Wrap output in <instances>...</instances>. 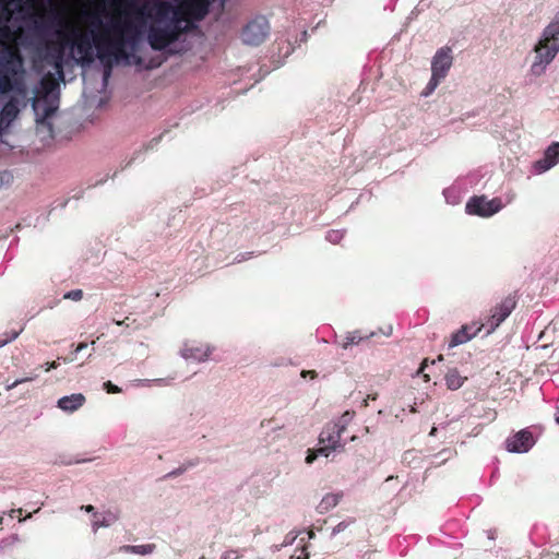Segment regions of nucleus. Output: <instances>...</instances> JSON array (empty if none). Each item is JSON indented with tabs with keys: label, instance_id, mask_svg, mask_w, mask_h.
Here are the masks:
<instances>
[{
	"label": "nucleus",
	"instance_id": "f257e3e1",
	"mask_svg": "<svg viewBox=\"0 0 559 559\" xmlns=\"http://www.w3.org/2000/svg\"><path fill=\"white\" fill-rule=\"evenodd\" d=\"M133 2L126 0V8L120 15L128 16L133 11ZM106 14L104 4H98L94 11H84L83 17L88 24L87 31L72 27L69 33L61 29L56 32L58 41L49 43L43 57L44 62L51 67L53 78L40 80V91L32 99L37 132L52 138L53 128L50 118L59 108V82L64 81L66 50L70 57L82 67L91 66L95 57L104 66L103 81L107 84L114 64L120 61L126 64H142V59L135 51L141 41V32L132 21L124 17L111 16L103 21Z\"/></svg>",
	"mask_w": 559,
	"mask_h": 559
},
{
	"label": "nucleus",
	"instance_id": "f03ea898",
	"mask_svg": "<svg viewBox=\"0 0 559 559\" xmlns=\"http://www.w3.org/2000/svg\"><path fill=\"white\" fill-rule=\"evenodd\" d=\"M152 0L134 12L150 21L147 41L152 49L163 50L189 29L190 19L202 20L209 12V0Z\"/></svg>",
	"mask_w": 559,
	"mask_h": 559
},
{
	"label": "nucleus",
	"instance_id": "7ed1b4c3",
	"mask_svg": "<svg viewBox=\"0 0 559 559\" xmlns=\"http://www.w3.org/2000/svg\"><path fill=\"white\" fill-rule=\"evenodd\" d=\"M8 22L0 21V95L15 91L25 98L28 90L24 80V61L17 48L10 45L13 39Z\"/></svg>",
	"mask_w": 559,
	"mask_h": 559
},
{
	"label": "nucleus",
	"instance_id": "20e7f679",
	"mask_svg": "<svg viewBox=\"0 0 559 559\" xmlns=\"http://www.w3.org/2000/svg\"><path fill=\"white\" fill-rule=\"evenodd\" d=\"M535 52L536 56L531 71L535 75H540L559 52V37H546L545 32H543L539 43L535 48Z\"/></svg>",
	"mask_w": 559,
	"mask_h": 559
},
{
	"label": "nucleus",
	"instance_id": "39448f33",
	"mask_svg": "<svg viewBox=\"0 0 559 559\" xmlns=\"http://www.w3.org/2000/svg\"><path fill=\"white\" fill-rule=\"evenodd\" d=\"M352 416L346 412L337 421L328 424L321 431L319 437L320 444H328L329 448L334 450L343 449L342 435L346 430Z\"/></svg>",
	"mask_w": 559,
	"mask_h": 559
},
{
	"label": "nucleus",
	"instance_id": "423d86ee",
	"mask_svg": "<svg viewBox=\"0 0 559 559\" xmlns=\"http://www.w3.org/2000/svg\"><path fill=\"white\" fill-rule=\"evenodd\" d=\"M270 34V23L264 16H257L243 28L241 38L246 45L259 46Z\"/></svg>",
	"mask_w": 559,
	"mask_h": 559
},
{
	"label": "nucleus",
	"instance_id": "0eeeda50",
	"mask_svg": "<svg viewBox=\"0 0 559 559\" xmlns=\"http://www.w3.org/2000/svg\"><path fill=\"white\" fill-rule=\"evenodd\" d=\"M503 209L502 201L499 198L487 199L485 195L473 197L465 205V211L469 215L480 217H490Z\"/></svg>",
	"mask_w": 559,
	"mask_h": 559
},
{
	"label": "nucleus",
	"instance_id": "6e6552de",
	"mask_svg": "<svg viewBox=\"0 0 559 559\" xmlns=\"http://www.w3.org/2000/svg\"><path fill=\"white\" fill-rule=\"evenodd\" d=\"M453 56L449 47L438 49L431 60V76L443 81L452 67Z\"/></svg>",
	"mask_w": 559,
	"mask_h": 559
},
{
	"label": "nucleus",
	"instance_id": "1a4fd4ad",
	"mask_svg": "<svg viewBox=\"0 0 559 559\" xmlns=\"http://www.w3.org/2000/svg\"><path fill=\"white\" fill-rule=\"evenodd\" d=\"M515 308V300L512 297L504 298L492 310L488 321L484 324L488 326L486 335L491 334L511 314Z\"/></svg>",
	"mask_w": 559,
	"mask_h": 559
},
{
	"label": "nucleus",
	"instance_id": "9d476101",
	"mask_svg": "<svg viewBox=\"0 0 559 559\" xmlns=\"http://www.w3.org/2000/svg\"><path fill=\"white\" fill-rule=\"evenodd\" d=\"M20 102L11 97L0 109V145L4 143L3 136L9 132L13 121L20 114Z\"/></svg>",
	"mask_w": 559,
	"mask_h": 559
},
{
	"label": "nucleus",
	"instance_id": "9b49d317",
	"mask_svg": "<svg viewBox=\"0 0 559 559\" xmlns=\"http://www.w3.org/2000/svg\"><path fill=\"white\" fill-rule=\"evenodd\" d=\"M534 445L532 433L523 429L506 440V448L512 453H525Z\"/></svg>",
	"mask_w": 559,
	"mask_h": 559
},
{
	"label": "nucleus",
	"instance_id": "f8f14e48",
	"mask_svg": "<svg viewBox=\"0 0 559 559\" xmlns=\"http://www.w3.org/2000/svg\"><path fill=\"white\" fill-rule=\"evenodd\" d=\"M559 163V142L551 143L546 151L544 156L536 160L533 168L536 174H544L555 167Z\"/></svg>",
	"mask_w": 559,
	"mask_h": 559
},
{
	"label": "nucleus",
	"instance_id": "ddd939ff",
	"mask_svg": "<svg viewBox=\"0 0 559 559\" xmlns=\"http://www.w3.org/2000/svg\"><path fill=\"white\" fill-rule=\"evenodd\" d=\"M210 354V346L198 344L195 342H186L180 350V355L183 359L193 362L205 361L209 358Z\"/></svg>",
	"mask_w": 559,
	"mask_h": 559
},
{
	"label": "nucleus",
	"instance_id": "4468645a",
	"mask_svg": "<svg viewBox=\"0 0 559 559\" xmlns=\"http://www.w3.org/2000/svg\"><path fill=\"white\" fill-rule=\"evenodd\" d=\"M484 328V324H478L473 322L472 324L463 325L459 331L452 334L449 347H456L459 345L465 344L475 337Z\"/></svg>",
	"mask_w": 559,
	"mask_h": 559
},
{
	"label": "nucleus",
	"instance_id": "2eb2a0df",
	"mask_svg": "<svg viewBox=\"0 0 559 559\" xmlns=\"http://www.w3.org/2000/svg\"><path fill=\"white\" fill-rule=\"evenodd\" d=\"M84 403L85 396L82 393H73L60 397L57 402V406L66 413H73L81 408Z\"/></svg>",
	"mask_w": 559,
	"mask_h": 559
},
{
	"label": "nucleus",
	"instance_id": "dca6fc26",
	"mask_svg": "<svg viewBox=\"0 0 559 559\" xmlns=\"http://www.w3.org/2000/svg\"><path fill=\"white\" fill-rule=\"evenodd\" d=\"M343 492H328L325 493L319 504L317 506V511L320 514H325L332 509H334L342 500Z\"/></svg>",
	"mask_w": 559,
	"mask_h": 559
},
{
	"label": "nucleus",
	"instance_id": "f3484780",
	"mask_svg": "<svg viewBox=\"0 0 559 559\" xmlns=\"http://www.w3.org/2000/svg\"><path fill=\"white\" fill-rule=\"evenodd\" d=\"M119 516L117 513L107 511L103 514L94 513L92 521V528L97 532L102 527H109L118 521Z\"/></svg>",
	"mask_w": 559,
	"mask_h": 559
},
{
	"label": "nucleus",
	"instance_id": "a211bd4d",
	"mask_svg": "<svg viewBox=\"0 0 559 559\" xmlns=\"http://www.w3.org/2000/svg\"><path fill=\"white\" fill-rule=\"evenodd\" d=\"M156 546L154 544H144V545H123L118 548L119 552L126 554H134L146 556L154 552Z\"/></svg>",
	"mask_w": 559,
	"mask_h": 559
},
{
	"label": "nucleus",
	"instance_id": "6ab92c4d",
	"mask_svg": "<svg viewBox=\"0 0 559 559\" xmlns=\"http://www.w3.org/2000/svg\"><path fill=\"white\" fill-rule=\"evenodd\" d=\"M465 378H463L456 369H451L445 374L447 386L450 390H457L464 384Z\"/></svg>",
	"mask_w": 559,
	"mask_h": 559
},
{
	"label": "nucleus",
	"instance_id": "aec40b11",
	"mask_svg": "<svg viewBox=\"0 0 559 559\" xmlns=\"http://www.w3.org/2000/svg\"><path fill=\"white\" fill-rule=\"evenodd\" d=\"M546 37H559V11L556 13L554 20L544 28Z\"/></svg>",
	"mask_w": 559,
	"mask_h": 559
},
{
	"label": "nucleus",
	"instance_id": "412c9836",
	"mask_svg": "<svg viewBox=\"0 0 559 559\" xmlns=\"http://www.w3.org/2000/svg\"><path fill=\"white\" fill-rule=\"evenodd\" d=\"M362 338L364 337L359 334L358 331L348 332L345 336L342 347L346 349L352 345L358 344Z\"/></svg>",
	"mask_w": 559,
	"mask_h": 559
},
{
	"label": "nucleus",
	"instance_id": "4be33fe9",
	"mask_svg": "<svg viewBox=\"0 0 559 559\" xmlns=\"http://www.w3.org/2000/svg\"><path fill=\"white\" fill-rule=\"evenodd\" d=\"M440 83H441V81H439L438 79L431 76L429 82H428V84H427V86L421 92V96L428 97L429 95H431Z\"/></svg>",
	"mask_w": 559,
	"mask_h": 559
},
{
	"label": "nucleus",
	"instance_id": "5701e85b",
	"mask_svg": "<svg viewBox=\"0 0 559 559\" xmlns=\"http://www.w3.org/2000/svg\"><path fill=\"white\" fill-rule=\"evenodd\" d=\"M440 83H441V81H439L438 79L431 76L429 82H428V84H427V86L421 92V96L428 97L429 95H431Z\"/></svg>",
	"mask_w": 559,
	"mask_h": 559
},
{
	"label": "nucleus",
	"instance_id": "b1692460",
	"mask_svg": "<svg viewBox=\"0 0 559 559\" xmlns=\"http://www.w3.org/2000/svg\"><path fill=\"white\" fill-rule=\"evenodd\" d=\"M20 333H21V331H11V332L3 333V335L0 336V348L3 347L4 345L9 344L10 342L14 341L15 338H17Z\"/></svg>",
	"mask_w": 559,
	"mask_h": 559
},
{
	"label": "nucleus",
	"instance_id": "393cba45",
	"mask_svg": "<svg viewBox=\"0 0 559 559\" xmlns=\"http://www.w3.org/2000/svg\"><path fill=\"white\" fill-rule=\"evenodd\" d=\"M242 557L241 549H227L222 552L219 559H240Z\"/></svg>",
	"mask_w": 559,
	"mask_h": 559
},
{
	"label": "nucleus",
	"instance_id": "a878e982",
	"mask_svg": "<svg viewBox=\"0 0 559 559\" xmlns=\"http://www.w3.org/2000/svg\"><path fill=\"white\" fill-rule=\"evenodd\" d=\"M325 238L332 243H338L343 238V233L341 230H329Z\"/></svg>",
	"mask_w": 559,
	"mask_h": 559
},
{
	"label": "nucleus",
	"instance_id": "bb28decb",
	"mask_svg": "<svg viewBox=\"0 0 559 559\" xmlns=\"http://www.w3.org/2000/svg\"><path fill=\"white\" fill-rule=\"evenodd\" d=\"M83 298L82 289H73L63 295V299H70L73 301H80Z\"/></svg>",
	"mask_w": 559,
	"mask_h": 559
},
{
	"label": "nucleus",
	"instance_id": "cd10ccee",
	"mask_svg": "<svg viewBox=\"0 0 559 559\" xmlns=\"http://www.w3.org/2000/svg\"><path fill=\"white\" fill-rule=\"evenodd\" d=\"M29 20L33 22L34 27L36 29H43L44 23H43V16L36 12H33L29 14Z\"/></svg>",
	"mask_w": 559,
	"mask_h": 559
},
{
	"label": "nucleus",
	"instance_id": "c85d7f7f",
	"mask_svg": "<svg viewBox=\"0 0 559 559\" xmlns=\"http://www.w3.org/2000/svg\"><path fill=\"white\" fill-rule=\"evenodd\" d=\"M335 451L334 449L332 448H329L328 444H321V447L319 449L316 450L317 452V455H322V456H325V457H329L330 454Z\"/></svg>",
	"mask_w": 559,
	"mask_h": 559
},
{
	"label": "nucleus",
	"instance_id": "c756f323",
	"mask_svg": "<svg viewBox=\"0 0 559 559\" xmlns=\"http://www.w3.org/2000/svg\"><path fill=\"white\" fill-rule=\"evenodd\" d=\"M349 524L350 523L346 522V521L340 522L336 526L333 527L331 535L335 536V535L344 532L349 526Z\"/></svg>",
	"mask_w": 559,
	"mask_h": 559
},
{
	"label": "nucleus",
	"instance_id": "7c9ffc66",
	"mask_svg": "<svg viewBox=\"0 0 559 559\" xmlns=\"http://www.w3.org/2000/svg\"><path fill=\"white\" fill-rule=\"evenodd\" d=\"M105 389L108 393H120L121 389L115 384H112L110 381H107L104 383Z\"/></svg>",
	"mask_w": 559,
	"mask_h": 559
},
{
	"label": "nucleus",
	"instance_id": "2f4dec72",
	"mask_svg": "<svg viewBox=\"0 0 559 559\" xmlns=\"http://www.w3.org/2000/svg\"><path fill=\"white\" fill-rule=\"evenodd\" d=\"M296 538H297L296 534L289 533L288 535L285 536V539H284L283 544L281 545V547L292 545Z\"/></svg>",
	"mask_w": 559,
	"mask_h": 559
},
{
	"label": "nucleus",
	"instance_id": "473e14b6",
	"mask_svg": "<svg viewBox=\"0 0 559 559\" xmlns=\"http://www.w3.org/2000/svg\"><path fill=\"white\" fill-rule=\"evenodd\" d=\"M317 457H318V455H317L316 451L308 450V454H307L305 461H306L307 464L310 465V464H312L316 461Z\"/></svg>",
	"mask_w": 559,
	"mask_h": 559
},
{
	"label": "nucleus",
	"instance_id": "72a5a7b5",
	"mask_svg": "<svg viewBox=\"0 0 559 559\" xmlns=\"http://www.w3.org/2000/svg\"><path fill=\"white\" fill-rule=\"evenodd\" d=\"M27 380H28V379H16L14 382H12V383H8V384H7V386H5V389H7L8 391H10V390H12V389L16 388L17 385H20V384H22V383L27 382Z\"/></svg>",
	"mask_w": 559,
	"mask_h": 559
},
{
	"label": "nucleus",
	"instance_id": "f704fd0d",
	"mask_svg": "<svg viewBox=\"0 0 559 559\" xmlns=\"http://www.w3.org/2000/svg\"><path fill=\"white\" fill-rule=\"evenodd\" d=\"M81 509L88 513H93V514L96 513L95 508L92 504L82 506Z\"/></svg>",
	"mask_w": 559,
	"mask_h": 559
},
{
	"label": "nucleus",
	"instance_id": "c9c22d12",
	"mask_svg": "<svg viewBox=\"0 0 559 559\" xmlns=\"http://www.w3.org/2000/svg\"><path fill=\"white\" fill-rule=\"evenodd\" d=\"M57 367H58V365H57V362H56V361L47 362V364L45 365V370H46V371H49V370L55 369V368H57Z\"/></svg>",
	"mask_w": 559,
	"mask_h": 559
},
{
	"label": "nucleus",
	"instance_id": "e433bc0d",
	"mask_svg": "<svg viewBox=\"0 0 559 559\" xmlns=\"http://www.w3.org/2000/svg\"><path fill=\"white\" fill-rule=\"evenodd\" d=\"M87 346H88V345H87V343H80V344L76 346V348H75V350H74V352H75V353H80V352L84 350L85 348H87Z\"/></svg>",
	"mask_w": 559,
	"mask_h": 559
},
{
	"label": "nucleus",
	"instance_id": "4c0bfd02",
	"mask_svg": "<svg viewBox=\"0 0 559 559\" xmlns=\"http://www.w3.org/2000/svg\"><path fill=\"white\" fill-rule=\"evenodd\" d=\"M296 559H309V554L306 552L305 548H302L301 554L299 556H297Z\"/></svg>",
	"mask_w": 559,
	"mask_h": 559
},
{
	"label": "nucleus",
	"instance_id": "58836bf2",
	"mask_svg": "<svg viewBox=\"0 0 559 559\" xmlns=\"http://www.w3.org/2000/svg\"><path fill=\"white\" fill-rule=\"evenodd\" d=\"M38 374L37 373H34V374H29L28 377H25L24 379H28L27 382H31V381H34L35 379H37Z\"/></svg>",
	"mask_w": 559,
	"mask_h": 559
},
{
	"label": "nucleus",
	"instance_id": "ea45409f",
	"mask_svg": "<svg viewBox=\"0 0 559 559\" xmlns=\"http://www.w3.org/2000/svg\"><path fill=\"white\" fill-rule=\"evenodd\" d=\"M26 3L29 5V8H34L36 0H26Z\"/></svg>",
	"mask_w": 559,
	"mask_h": 559
},
{
	"label": "nucleus",
	"instance_id": "a19ab883",
	"mask_svg": "<svg viewBox=\"0 0 559 559\" xmlns=\"http://www.w3.org/2000/svg\"><path fill=\"white\" fill-rule=\"evenodd\" d=\"M392 333V326H389V329H385V332H383V334H385L386 336L391 335Z\"/></svg>",
	"mask_w": 559,
	"mask_h": 559
},
{
	"label": "nucleus",
	"instance_id": "79ce46f5",
	"mask_svg": "<svg viewBox=\"0 0 559 559\" xmlns=\"http://www.w3.org/2000/svg\"><path fill=\"white\" fill-rule=\"evenodd\" d=\"M392 333V326H389V329H385V332H383V334H385L386 336L391 335Z\"/></svg>",
	"mask_w": 559,
	"mask_h": 559
},
{
	"label": "nucleus",
	"instance_id": "37998d69",
	"mask_svg": "<svg viewBox=\"0 0 559 559\" xmlns=\"http://www.w3.org/2000/svg\"><path fill=\"white\" fill-rule=\"evenodd\" d=\"M115 323H116L117 325H128V324H127V322H126V320H122V321H118V320H117V321H115Z\"/></svg>",
	"mask_w": 559,
	"mask_h": 559
},
{
	"label": "nucleus",
	"instance_id": "c03bdc74",
	"mask_svg": "<svg viewBox=\"0 0 559 559\" xmlns=\"http://www.w3.org/2000/svg\"><path fill=\"white\" fill-rule=\"evenodd\" d=\"M56 17L58 19V21H59V24L61 25V24L63 23V20H62V17H61V16H60L59 14H56Z\"/></svg>",
	"mask_w": 559,
	"mask_h": 559
},
{
	"label": "nucleus",
	"instance_id": "a18cd8bd",
	"mask_svg": "<svg viewBox=\"0 0 559 559\" xmlns=\"http://www.w3.org/2000/svg\"><path fill=\"white\" fill-rule=\"evenodd\" d=\"M308 536L310 539L314 538V533L312 531H309L308 532Z\"/></svg>",
	"mask_w": 559,
	"mask_h": 559
},
{
	"label": "nucleus",
	"instance_id": "49530a36",
	"mask_svg": "<svg viewBox=\"0 0 559 559\" xmlns=\"http://www.w3.org/2000/svg\"><path fill=\"white\" fill-rule=\"evenodd\" d=\"M436 431H437V428L436 427H432L431 431H430V436H435L436 435Z\"/></svg>",
	"mask_w": 559,
	"mask_h": 559
},
{
	"label": "nucleus",
	"instance_id": "de8ad7c7",
	"mask_svg": "<svg viewBox=\"0 0 559 559\" xmlns=\"http://www.w3.org/2000/svg\"><path fill=\"white\" fill-rule=\"evenodd\" d=\"M73 360H74V358H63L64 362H72Z\"/></svg>",
	"mask_w": 559,
	"mask_h": 559
},
{
	"label": "nucleus",
	"instance_id": "09e8293b",
	"mask_svg": "<svg viewBox=\"0 0 559 559\" xmlns=\"http://www.w3.org/2000/svg\"><path fill=\"white\" fill-rule=\"evenodd\" d=\"M447 453H450V451L444 450V451L440 452V453H439V455H444V454H447Z\"/></svg>",
	"mask_w": 559,
	"mask_h": 559
},
{
	"label": "nucleus",
	"instance_id": "8fccbe9b",
	"mask_svg": "<svg viewBox=\"0 0 559 559\" xmlns=\"http://www.w3.org/2000/svg\"><path fill=\"white\" fill-rule=\"evenodd\" d=\"M153 381H154V382L159 383V382H162V381H163V379H155V380H153Z\"/></svg>",
	"mask_w": 559,
	"mask_h": 559
},
{
	"label": "nucleus",
	"instance_id": "3c124183",
	"mask_svg": "<svg viewBox=\"0 0 559 559\" xmlns=\"http://www.w3.org/2000/svg\"><path fill=\"white\" fill-rule=\"evenodd\" d=\"M306 373H313V372H312V371H308V372L302 371V376H304V377L306 376Z\"/></svg>",
	"mask_w": 559,
	"mask_h": 559
},
{
	"label": "nucleus",
	"instance_id": "603ef678",
	"mask_svg": "<svg viewBox=\"0 0 559 559\" xmlns=\"http://www.w3.org/2000/svg\"><path fill=\"white\" fill-rule=\"evenodd\" d=\"M426 361L423 364V366L420 367L419 371L421 372L424 370V366H425Z\"/></svg>",
	"mask_w": 559,
	"mask_h": 559
},
{
	"label": "nucleus",
	"instance_id": "864d4df0",
	"mask_svg": "<svg viewBox=\"0 0 559 559\" xmlns=\"http://www.w3.org/2000/svg\"><path fill=\"white\" fill-rule=\"evenodd\" d=\"M145 4L151 5L152 4V0H148Z\"/></svg>",
	"mask_w": 559,
	"mask_h": 559
},
{
	"label": "nucleus",
	"instance_id": "5fc2aeb1",
	"mask_svg": "<svg viewBox=\"0 0 559 559\" xmlns=\"http://www.w3.org/2000/svg\"><path fill=\"white\" fill-rule=\"evenodd\" d=\"M557 423L559 424V416L556 418Z\"/></svg>",
	"mask_w": 559,
	"mask_h": 559
},
{
	"label": "nucleus",
	"instance_id": "6e6d98bb",
	"mask_svg": "<svg viewBox=\"0 0 559 559\" xmlns=\"http://www.w3.org/2000/svg\"><path fill=\"white\" fill-rule=\"evenodd\" d=\"M199 559H205V557H204V556H202V557H200Z\"/></svg>",
	"mask_w": 559,
	"mask_h": 559
}]
</instances>
